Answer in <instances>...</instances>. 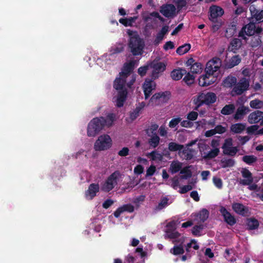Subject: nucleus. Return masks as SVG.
Segmentation results:
<instances>
[{
  "instance_id": "obj_3",
  "label": "nucleus",
  "mask_w": 263,
  "mask_h": 263,
  "mask_svg": "<svg viewBox=\"0 0 263 263\" xmlns=\"http://www.w3.org/2000/svg\"><path fill=\"white\" fill-rule=\"evenodd\" d=\"M209 19L212 22V29L213 32L217 31L222 25L220 17L224 14L223 9L219 6L212 5L209 9Z\"/></svg>"
},
{
  "instance_id": "obj_30",
  "label": "nucleus",
  "mask_w": 263,
  "mask_h": 263,
  "mask_svg": "<svg viewBox=\"0 0 263 263\" xmlns=\"http://www.w3.org/2000/svg\"><path fill=\"white\" fill-rule=\"evenodd\" d=\"M151 138L148 140V144L153 147L156 148L158 146L160 142V138L157 134L151 135Z\"/></svg>"
},
{
  "instance_id": "obj_6",
  "label": "nucleus",
  "mask_w": 263,
  "mask_h": 263,
  "mask_svg": "<svg viewBox=\"0 0 263 263\" xmlns=\"http://www.w3.org/2000/svg\"><path fill=\"white\" fill-rule=\"evenodd\" d=\"M120 176V172L119 171H115L107 177L102 184L101 190L106 193L110 192L117 184V181Z\"/></svg>"
},
{
  "instance_id": "obj_14",
  "label": "nucleus",
  "mask_w": 263,
  "mask_h": 263,
  "mask_svg": "<svg viewBox=\"0 0 263 263\" xmlns=\"http://www.w3.org/2000/svg\"><path fill=\"white\" fill-rule=\"evenodd\" d=\"M99 185L98 183H91L87 191H85V196L89 200H92L99 192Z\"/></svg>"
},
{
  "instance_id": "obj_7",
  "label": "nucleus",
  "mask_w": 263,
  "mask_h": 263,
  "mask_svg": "<svg viewBox=\"0 0 263 263\" xmlns=\"http://www.w3.org/2000/svg\"><path fill=\"white\" fill-rule=\"evenodd\" d=\"M112 145V140L107 134L100 136L95 142L94 148L96 151H101L109 149Z\"/></svg>"
},
{
  "instance_id": "obj_46",
  "label": "nucleus",
  "mask_w": 263,
  "mask_h": 263,
  "mask_svg": "<svg viewBox=\"0 0 263 263\" xmlns=\"http://www.w3.org/2000/svg\"><path fill=\"white\" fill-rule=\"evenodd\" d=\"M158 125L157 124H152L149 128L146 129V133L148 136L157 134V130L158 128Z\"/></svg>"
},
{
  "instance_id": "obj_5",
  "label": "nucleus",
  "mask_w": 263,
  "mask_h": 263,
  "mask_svg": "<svg viewBox=\"0 0 263 263\" xmlns=\"http://www.w3.org/2000/svg\"><path fill=\"white\" fill-rule=\"evenodd\" d=\"M105 126L101 121V117L93 118L88 123L87 126V136L95 137Z\"/></svg>"
},
{
  "instance_id": "obj_44",
  "label": "nucleus",
  "mask_w": 263,
  "mask_h": 263,
  "mask_svg": "<svg viewBox=\"0 0 263 263\" xmlns=\"http://www.w3.org/2000/svg\"><path fill=\"white\" fill-rule=\"evenodd\" d=\"M242 161L248 164H251L257 160L256 157L254 155H245L242 157Z\"/></svg>"
},
{
  "instance_id": "obj_55",
  "label": "nucleus",
  "mask_w": 263,
  "mask_h": 263,
  "mask_svg": "<svg viewBox=\"0 0 263 263\" xmlns=\"http://www.w3.org/2000/svg\"><path fill=\"white\" fill-rule=\"evenodd\" d=\"M261 42L260 36H258L257 37L254 36L252 37V39L251 46L253 47H257L258 46L260 45Z\"/></svg>"
},
{
  "instance_id": "obj_33",
  "label": "nucleus",
  "mask_w": 263,
  "mask_h": 263,
  "mask_svg": "<svg viewBox=\"0 0 263 263\" xmlns=\"http://www.w3.org/2000/svg\"><path fill=\"white\" fill-rule=\"evenodd\" d=\"M191 46L190 44H184L179 46L176 50V53L179 55H183L191 49Z\"/></svg>"
},
{
  "instance_id": "obj_48",
  "label": "nucleus",
  "mask_w": 263,
  "mask_h": 263,
  "mask_svg": "<svg viewBox=\"0 0 263 263\" xmlns=\"http://www.w3.org/2000/svg\"><path fill=\"white\" fill-rule=\"evenodd\" d=\"M124 50V47L122 44H119L117 46L111 47L110 49V54H115L121 53Z\"/></svg>"
},
{
  "instance_id": "obj_38",
  "label": "nucleus",
  "mask_w": 263,
  "mask_h": 263,
  "mask_svg": "<svg viewBox=\"0 0 263 263\" xmlns=\"http://www.w3.org/2000/svg\"><path fill=\"white\" fill-rule=\"evenodd\" d=\"M250 106L254 109H260L263 107V101L258 99H254L250 102Z\"/></svg>"
},
{
  "instance_id": "obj_50",
  "label": "nucleus",
  "mask_w": 263,
  "mask_h": 263,
  "mask_svg": "<svg viewBox=\"0 0 263 263\" xmlns=\"http://www.w3.org/2000/svg\"><path fill=\"white\" fill-rule=\"evenodd\" d=\"M148 156H150L152 160H158L159 161H161L162 160L163 157L162 155L156 152V151H153L148 154Z\"/></svg>"
},
{
  "instance_id": "obj_45",
  "label": "nucleus",
  "mask_w": 263,
  "mask_h": 263,
  "mask_svg": "<svg viewBox=\"0 0 263 263\" xmlns=\"http://www.w3.org/2000/svg\"><path fill=\"white\" fill-rule=\"evenodd\" d=\"M219 151L217 148H215L213 149H211L210 151L208 152V153L204 156L205 159H211L216 157L218 156L219 154Z\"/></svg>"
},
{
  "instance_id": "obj_15",
  "label": "nucleus",
  "mask_w": 263,
  "mask_h": 263,
  "mask_svg": "<svg viewBox=\"0 0 263 263\" xmlns=\"http://www.w3.org/2000/svg\"><path fill=\"white\" fill-rule=\"evenodd\" d=\"M135 210V207L130 203L125 204L119 207L114 212V216L118 218L121 214L124 212L128 213H133Z\"/></svg>"
},
{
  "instance_id": "obj_40",
  "label": "nucleus",
  "mask_w": 263,
  "mask_h": 263,
  "mask_svg": "<svg viewBox=\"0 0 263 263\" xmlns=\"http://www.w3.org/2000/svg\"><path fill=\"white\" fill-rule=\"evenodd\" d=\"M186 75L183 79V81L187 85H191L194 83L195 77L190 72H186Z\"/></svg>"
},
{
  "instance_id": "obj_61",
  "label": "nucleus",
  "mask_w": 263,
  "mask_h": 263,
  "mask_svg": "<svg viewBox=\"0 0 263 263\" xmlns=\"http://www.w3.org/2000/svg\"><path fill=\"white\" fill-rule=\"evenodd\" d=\"M175 48L174 43L172 41H167L163 46V49L165 50H168V49H173Z\"/></svg>"
},
{
  "instance_id": "obj_59",
  "label": "nucleus",
  "mask_w": 263,
  "mask_h": 263,
  "mask_svg": "<svg viewBox=\"0 0 263 263\" xmlns=\"http://www.w3.org/2000/svg\"><path fill=\"white\" fill-rule=\"evenodd\" d=\"M180 125L182 127H192L193 125V123L190 121V120H183L181 121Z\"/></svg>"
},
{
  "instance_id": "obj_25",
  "label": "nucleus",
  "mask_w": 263,
  "mask_h": 263,
  "mask_svg": "<svg viewBox=\"0 0 263 263\" xmlns=\"http://www.w3.org/2000/svg\"><path fill=\"white\" fill-rule=\"evenodd\" d=\"M169 199L167 197L164 196L161 198L160 201L157 205L156 206L155 210L160 211L167 207L168 205Z\"/></svg>"
},
{
  "instance_id": "obj_16",
  "label": "nucleus",
  "mask_w": 263,
  "mask_h": 263,
  "mask_svg": "<svg viewBox=\"0 0 263 263\" xmlns=\"http://www.w3.org/2000/svg\"><path fill=\"white\" fill-rule=\"evenodd\" d=\"M241 174L245 179L240 180V183L243 185H250L253 182L252 174L251 172L247 169L243 168L241 171Z\"/></svg>"
},
{
  "instance_id": "obj_1",
  "label": "nucleus",
  "mask_w": 263,
  "mask_h": 263,
  "mask_svg": "<svg viewBox=\"0 0 263 263\" xmlns=\"http://www.w3.org/2000/svg\"><path fill=\"white\" fill-rule=\"evenodd\" d=\"M221 65L220 58L214 57L208 61L205 68V73L198 79V84L200 86L206 87L214 83L217 79V72Z\"/></svg>"
},
{
  "instance_id": "obj_10",
  "label": "nucleus",
  "mask_w": 263,
  "mask_h": 263,
  "mask_svg": "<svg viewBox=\"0 0 263 263\" xmlns=\"http://www.w3.org/2000/svg\"><path fill=\"white\" fill-rule=\"evenodd\" d=\"M156 84L153 80L146 79L143 84V89L145 99H147L152 95V91L155 89Z\"/></svg>"
},
{
  "instance_id": "obj_60",
  "label": "nucleus",
  "mask_w": 263,
  "mask_h": 263,
  "mask_svg": "<svg viewBox=\"0 0 263 263\" xmlns=\"http://www.w3.org/2000/svg\"><path fill=\"white\" fill-rule=\"evenodd\" d=\"M114 201L110 199H106L102 204V206L105 209H107L114 203Z\"/></svg>"
},
{
  "instance_id": "obj_28",
  "label": "nucleus",
  "mask_w": 263,
  "mask_h": 263,
  "mask_svg": "<svg viewBox=\"0 0 263 263\" xmlns=\"http://www.w3.org/2000/svg\"><path fill=\"white\" fill-rule=\"evenodd\" d=\"M184 252L182 242L179 245L174 246L173 248L170 250V253L174 255L183 254Z\"/></svg>"
},
{
  "instance_id": "obj_53",
  "label": "nucleus",
  "mask_w": 263,
  "mask_h": 263,
  "mask_svg": "<svg viewBox=\"0 0 263 263\" xmlns=\"http://www.w3.org/2000/svg\"><path fill=\"white\" fill-rule=\"evenodd\" d=\"M174 3L179 10H181L187 5L186 0H174Z\"/></svg>"
},
{
  "instance_id": "obj_41",
  "label": "nucleus",
  "mask_w": 263,
  "mask_h": 263,
  "mask_svg": "<svg viewBox=\"0 0 263 263\" xmlns=\"http://www.w3.org/2000/svg\"><path fill=\"white\" fill-rule=\"evenodd\" d=\"M203 228V224L196 225L193 227L192 233L195 236H200L201 235V232Z\"/></svg>"
},
{
  "instance_id": "obj_39",
  "label": "nucleus",
  "mask_w": 263,
  "mask_h": 263,
  "mask_svg": "<svg viewBox=\"0 0 263 263\" xmlns=\"http://www.w3.org/2000/svg\"><path fill=\"white\" fill-rule=\"evenodd\" d=\"M180 152L184 155L186 160H190L193 158V150L191 148H183Z\"/></svg>"
},
{
  "instance_id": "obj_23",
  "label": "nucleus",
  "mask_w": 263,
  "mask_h": 263,
  "mask_svg": "<svg viewBox=\"0 0 263 263\" xmlns=\"http://www.w3.org/2000/svg\"><path fill=\"white\" fill-rule=\"evenodd\" d=\"M249 111L250 109L248 107H246L245 106L239 107L237 109L236 113L234 116V118L237 120H241L243 118L244 116Z\"/></svg>"
},
{
  "instance_id": "obj_12",
  "label": "nucleus",
  "mask_w": 263,
  "mask_h": 263,
  "mask_svg": "<svg viewBox=\"0 0 263 263\" xmlns=\"http://www.w3.org/2000/svg\"><path fill=\"white\" fill-rule=\"evenodd\" d=\"M176 7L173 4H165L161 7L160 12L166 17H173L176 12Z\"/></svg>"
},
{
  "instance_id": "obj_22",
  "label": "nucleus",
  "mask_w": 263,
  "mask_h": 263,
  "mask_svg": "<svg viewBox=\"0 0 263 263\" xmlns=\"http://www.w3.org/2000/svg\"><path fill=\"white\" fill-rule=\"evenodd\" d=\"M186 73V70L185 69L178 68L174 69L171 72V77L173 80L178 81L180 80L183 75Z\"/></svg>"
},
{
  "instance_id": "obj_19",
  "label": "nucleus",
  "mask_w": 263,
  "mask_h": 263,
  "mask_svg": "<svg viewBox=\"0 0 263 263\" xmlns=\"http://www.w3.org/2000/svg\"><path fill=\"white\" fill-rule=\"evenodd\" d=\"M232 209L236 213L243 216H247L249 212L248 208L240 203H233Z\"/></svg>"
},
{
  "instance_id": "obj_42",
  "label": "nucleus",
  "mask_w": 263,
  "mask_h": 263,
  "mask_svg": "<svg viewBox=\"0 0 263 263\" xmlns=\"http://www.w3.org/2000/svg\"><path fill=\"white\" fill-rule=\"evenodd\" d=\"M190 69L193 73H199L202 71V65L200 63L195 62L193 67H191Z\"/></svg>"
},
{
  "instance_id": "obj_62",
  "label": "nucleus",
  "mask_w": 263,
  "mask_h": 263,
  "mask_svg": "<svg viewBox=\"0 0 263 263\" xmlns=\"http://www.w3.org/2000/svg\"><path fill=\"white\" fill-rule=\"evenodd\" d=\"M129 154V149L128 147H124L118 152V155L120 156L125 157Z\"/></svg>"
},
{
  "instance_id": "obj_21",
  "label": "nucleus",
  "mask_w": 263,
  "mask_h": 263,
  "mask_svg": "<svg viewBox=\"0 0 263 263\" xmlns=\"http://www.w3.org/2000/svg\"><path fill=\"white\" fill-rule=\"evenodd\" d=\"M101 119L104 126L109 127L112 126L114 122L116 120V115L114 113H108L106 118L101 117Z\"/></svg>"
},
{
  "instance_id": "obj_13",
  "label": "nucleus",
  "mask_w": 263,
  "mask_h": 263,
  "mask_svg": "<svg viewBox=\"0 0 263 263\" xmlns=\"http://www.w3.org/2000/svg\"><path fill=\"white\" fill-rule=\"evenodd\" d=\"M263 120V111L255 110L251 112L248 116V121L250 124L258 123Z\"/></svg>"
},
{
  "instance_id": "obj_52",
  "label": "nucleus",
  "mask_w": 263,
  "mask_h": 263,
  "mask_svg": "<svg viewBox=\"0 0 263 263\" xmlns=\"http://www.w3.org/2000/svg\"><path fill=\"white\" fill-rule=\"evenodd\" d=\"M241 61V58L239 55L231 57V68L238 65Z\"/></svg>"
},
{
  "instance_id": "obj_20",
  "label": "nucleus",
  "mask_w": 263,
  "mask_h": 263,
  "mask_svg": "<svg viewBox=\"0 0 263 263\" xmlns=\"http://www.w3.org/2000/svg\"><path fill=\"white\" fill-rule=\"evenodd\" d=\"M126 78L124 77H117L114 82V88L118 90L126 89L125 87Z\"/></svg>"
},
{
  "instance_id": "obj_4",
  "label": "nucleus",
  "mask_w": 263,
  "mask_h": 263,
  "mask_svg": "<svg viewBox=\"0 0 263 263\" xmlns=\"http://www.w3.org/2000/svg\"><path fill=\"white\" fill-rule=\"evenodd\" d=\"M216 95L214 92H201L193 98V103L195 105L194 110H198V108L203 104L207 105L212 104L216 102Z\"/></svg>"
},
{
  "instance_id": "obj_31",
  "label": "nucleus",
  "mask_w": 263,
  "mask_h": 263,
  "mask_svg": "<svg viewBox=\"0 0 263 263\" xmlns=\"http://www.w3.org/2000/svg\"><path fill=\"white\" fill-rule=\"evenodd\" d=\"M220 213L223 217L224 221L230 225V212H229L224 206H220Z\"/></svg>"
},
{
  "instance_id": "obj_49",
  "label": "nucleus",
  "mask_w": 263,
  "mask_h": 263,
  "mask_svg": "<svg viewBox=\"0 0 263 263\" xmlns=\"http://www.w3.org/2000/svg\"><path fill=\"white\" fill-rule=\"evenodd\" d=\"M167 237L170 239H175L179 237L180 235V233L177 231H172L170 229H167L166 231Z\"/></svg>"
},
{
  "instance_id": "obj_34",
  "label": "nucleus",
  "mask_w": 263,
  "mask_h": 263,
  "mask_svg": "<svg viewBox=\"0 0 263 263\" xmlns=\"http://www.w3.org/2000/svg\"><path fill=\"white\" fill-rule=\"evenodd\" d=\"M180 173L182 175L180 176V178L182 179H187L192 176V173L189 169V167H183L180 171Z\"/></svg>"
},
{
  "instance_id": "obj_56",
  "label": "nucleus",
  "mask_w": 263,
  "mask_h": 263,
  "mask_svg": "<svg viewBox=\"0 0 263 263\" xmlns=\"http://www.w3.org/2000/svg\"><path fill=\"white\" fill-rule=\"evenodd\" d=\"M156 171V166L154 165H151L146 170V176H153Z\"/></svg>"
},
{
  "instance_id": "obj_32",
  "label": "nucleus",
  "mask_w": 263,
  "mask_h": 263,
  "mask_svg": "<svg viewBox=\"0 0 263 263\" xmlns=\"http://www.w3.org/2000/svg\"><path fill=\"white\" fill-rule=\"evenodd\" d=\"M182 167V163L178 161H173L170 165V170L172 174H175L181 171Z\"/></svg>"
},
{
  "instance_id": "obj_37",
  "label": "nucleus",
  "mask_w": 263,
  "mask_h": 263,
  "mask_svg": "<svg viewBox=\"0 0 263 263\" xmlns=\"http://www.w3.org/2000/svg\"><path fill=\"white\" fill-rule=\"evenodd\" d=\"M242 45L241 40L239 39L234 38L231 41V51L235 52V50L239 48Z\"/></svg>"
},
{
  "instance_id": "obj_24",
  "label": "nucleus",
  "mask_w": 263,
  "mask_h": 263,
  "mask_svg": "<svg viewBox=\"0 0 263 263\" xmlns=\"http://www.w3.org/2000/svg\"><path fill=\"white\" fill-rule=\"evenodd\" d=\"M250 10L252 16L254 17L257 21H263V10L259 11L256 10L255 7L253 6H251L250 7Z\"/></svg>"
},
{
  "instance_id": "obj_17",
  "label": "nucleus",
  "mask_w": 263,
  "mask_h": 263,
  "mask_svg": "<svg viewBox=\"0 0 263 263\" xmlns=\"http://www.w3.org/2000/svg\"><path fill=\"white\" fill-rule=\"evenodd\" d=\"M135 63L134 61H130L129 63H125L123 67L122 70L119 73L120 77L127 78V77L133 71Z\"/></svg>"
},
{
  "instance_id": "obj_27",
  "label": "nucleus",
  "mask_w": 263,
  "mask_h": 263,
  "mask_svg": "<svg viewBox=\"0 0 263 263\" xmlns=\"http://www.w3.org/2000/svg\"><path fill=\"white\" fill-rule=\"evenodd\" d=\"M184 148L183 145L174 142H170L168 144V149L170 152H177L179 151V152Z\"/></svg>"
},
{
  "instance_id": "obj_43",
  "label": "nucleus",
  "mask_w": 263,
  "mask_h": 263,
  "mask_svg": "<svg viewBox=\"0 0 263 263\" xmlns=\"http://www.w3.org/2000/svg\"><path fill=\"white\" fill-rule=\"evenodd\" d=\"M222 148L224 154L230 155V138H228L226 139Z\"/></svg>"
},
{
  "instance_id": "obj_64",
  "label": "nucleus",
  "mask_w": 263,
  "mask_h": 263,
  "mask_svg": "<svg viewBox=\"0 0 263 263\" xmlns=\"http://www.w3.org/2000/svg\"><path fill=\"white\" fill-rule=\"evenodd\" d=\"M214 129L216 134H223L226 132V128L220 125L216 126Z\"/></svg>"
},
{
  "instance_id": "obj_57",
  "label": "nucleus",
  "mask_w": 263,
  "mask_h": 263,
  "mask_svg": "<svg viewBox=\"0 0 263 263\" xmlns=\"http://www.w3.org/2000/svg\"><path fill=\"white\" fill-rule=\"evenodd\" d=\"M213 181L215 185L218 189H221L222 186V180L220 178L214 177Z\"/></svg>"
},
{
  "instance_id": "obj_18",
  "label": "nucleus",
  "mask_w": 263,
  "mask_h": 263,
  "mask_svg": "<svg viewBox=\"0 0 263 263\" xmlns=\"http://www.w3.org/2000/svg\"><path fill=\"white\" fill-rule=\"evenodd\" d=\"M127 95V89H123L121 90V91H118L117 99L115 101L116 103V105L118 107H121L123 106L124 103L126 100Z\"/></svg>"
},
{
  "instance_id": "obj_54",
  "label": "nucleus",
  "mask_w": 263,
  "mask_h": 263,
  "mask_svg": "<svg viewBox=\"0 0 263 263\" xmlns=\"http://www.w3.org/2000/svg\"><path fill=\"white\" fill-rule=\"evenodd\" d=\"M198 113L194 111H190L187 115V119L190 121H194L196 120L198 117Z\"/></svg>"
},
{
  "instance_id": "obj_9",
  "label": "nucleus",
  "mask_w": 263,
  "mask_h": 263,
  "mask_svg": "<svg viewBox=\"0 0 263 263\" xmlns=\"http://www.w3.org/2000/svg\"><path fill=\"white\" fill-rule=\"evenodd\" d=\"M151 67L153 69L152 73V79L153 80L158 78L160 73L163 72L166 69V65L161 62L154 63Z\"/></svg>"
},
{
  "instance_id": "obj_35",
  "label": "nucleus",
  "mask_w": 263,
  "mask_h": 263,
  "mask_svg": "<svg viewBox=\"0 0 263 263\" xmlns=\"http://www.w3.org/2000/svg\"><path fill=\"white\" fill-rule=\"evenodd\" d=\"M209 216V212L205 209H202L198 214L197 217L200 221L204 222L208 218Z\"/></svg>"
},
{
  "instance_id": "obj_58",
  "label": "nucleus",
  "mask_w": 263,
  "mask_h": 263,
  "mask_svg": "<svg viewBox=\"0 0 263 263\" xmlns=\"http://www.w3.org/2000/svg\"><path fill=\"white\" fill-rule=\"evenodd\" d=\"M148 68L147 66L140 67L138 69V73L140 76L143 77L146 74Z\"/></svg>"
},
{
  "instance_id": "obj_2",
  "label": "nucleus",
  "mask_w": 263,
  "mask_h": 263,
  "mask_svg": "<svg viewBox=\"0 0 263 263\" xmlns=\"http://www.w3.org/2000/svg\"><path fill=\"white\" fill-rule=\"evenodd\" d=\"M129 39L128 46L130 52L134 56L140 55L143 53L145 43L137 33H132L130 31H128Z\"/></svg>"
},
{
  "instance_id": "obj_36",
  "label": "nucleus",
  "mask_w": 263,
  "mask_h": 263,
  "mask_svg": "<svg viewBox=\"0 0 263 263\" xmlns=\"http://www.w3.org/2000/svg\"><path fill=\"white\" fill-rule=\"evenodd\" d=\"M247 226L249 230H255L259 227V222L255 218H250L248 219Z\"/></svg>"
},
{
  "instance_id": "obj_11",
  "label": "nucleus",
  "mask_w": 263,
  "mask_h": 263,
  "mask_svg": "<svg viewBox=\"0 0 263 263\" xmlns=\"http://www.w3.org/2000/svg\"><path fill=\"white\" fill-rule=\"evenodd\" d=\"M254 29H255V23L250 22L246 26H243L239 32V36L246 40L245 33L248 36H252L254 34Z\"/></svg>"
},
{
  "instance_id": "obj_26",
  "label": "nucleus",
  "mask_w": 263,
  "mask_h": 263,
  "mask_svg": "<svg viewBox=\"0 0 263 263\" xmlns=\"http://www.w3.org/2000/svg\"><path fill=\"white\" fill-rule=\"evenodd\" d=\"M246 125L245 123H236L231 125V132L234 133H241L246 128Z\"/></svg>"
},
{
  "instance_id": "obj_8",
  "label": "nucleus",
  "mask_w": 263,
  "mask_h": 263,
  "mask_svg": "<svg viewBox=\"0 0 263 263\" xmlns=\"http://www.w3.org/2000/svg\"><path fill=\"white\" fill-rule=\"evenodd\" d=\"M249 86V81L246 79L243 78L234 86L233 90L231 91V96H234V94L237 95H241L243 93L244 91L248 90Z\"/></svg>"
},
{
  "instance_id": "obj_51",
  "label": "nucleus",
  "mask_w": 263,
  "mask_h": 263,
  "mask_svg": "<svg viewBox=\"0 0 263 263\" xmlns=\"http://www.w3.org/2000/svg\"><path fill=\"white\" fill-rule=\"evenodd\" d=\"M181 120V118L179 117L173 118L169 122V127L170 128H175L179 123H180Z\"/></svg>"
},
{
  "instance_id": "obj_29",
  "label": "nucleus",
  "mask_w": 263,
  "mask_h": 263,
  "mask_svg": "<svg viewBox=\"0 0 263 263\" xmlns=\"http://www.w3.org/2000/svg\"><path fill=\"white\" fill-rule=\"evenodd\" d=\"M137 19V16L130 17L129 18H121L119 20V22L125 27L132 26L133 24Z\"/></svg>"
},
{
  "instance_id": "obj_47",
  "label": "nucleus",
  "mask_w": 263,
  "mask_h": 263,
  "mask_svg": "<svg viewBox=\"0 0 263 263\" xmlns=\"http://www.w3.org/2000/svg\"><path fill=\"white\" fill-rule=\"evenodd\" d=\"M143 107H136V108L130 113V119L131 121L135 120L139 115L140 112Z\"/></svg>"
},
{
  "instance_id": "obj_63",
  "label": "nucleus",
  "mask_w": 263,
  "mask_h": 263,
  "mask_svg": "<svg viewBox=\"0 0 263 263\" xmlns=\"http://www.w3.org/2000/svg\"><path fill=\"white\" fill-rule=\"evenodd\" d=\"M144 171V167L142 165L139 164L137 165L135 168H134V173L137 175H140L142 173H143Z\"/></svg>"
}]
</instances>
